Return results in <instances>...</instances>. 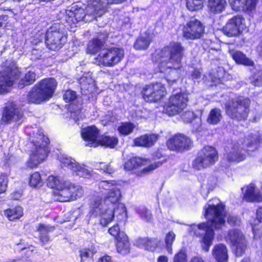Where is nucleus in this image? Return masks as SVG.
Instances as JSON below:
<instances>
[{
	"mask_svg": "<svg viewBox=\"0 0 262 262\" xmlns=\"http://www.w3.org/2000/svg\"><path fill=\"white\" fill-rule=\"evenodd\" d=\"M209 77L212 82L211 85H213V84L216 85V84L220 83L221 81L220 78L213 77L212 75H210Z\"/></svg>",
	"mask_w": 262,
	"mask_h": 262,
	"instance_id": "61",
	"label": "nucleus"
},
{
	"mask_svg": "<svg viewBox=\"0 0 262 262\" xmlns=\"http://www.w3.org/2000/svg\"><path fill=\"white\" fill-rule=\"evenodd\" d=\"M81 112L78 110L77 112H72V117L76 121L79 120V117H81Z\"/></svg>",
	"mask_w": 262,
	"mask_h": 262,
	"instance_id": "59",
	"label": "nucleus"
},
{
	"mask_svg": "<svg viewBox=\"0 0 262 262\" xmlns=\"http://www.w3.org/2000/svg\"><path fill=\"white\" fill-rule=\"evenodd\" d=\"M212 255L217 262H228L229 256L226 246L222 243L216 244L212 248Z\"/></svg>",
	"mask_w": 262,
	"mask_h": 262,
	"instance_id": "25",
	"label": "nucleus"
},
{
	"mask_svg": "<svg viewBox=\"0 0 262 262\" xmlns=\"http://www.w3.org/2000/svg\"><path fill=\"white\" fill-rule=\"evenodd\" d=\"M244 19L239 16H235L228 20L223 28V33L228 37H236L242 32L244 28Z\"/></svg>",
	"mask_w": 262,
	"mask_h": 262,
	"instance_id": "19",
	"label": "nucleus"
},
{
	"mask_svg": "<svg viewBox=\"0 0 262 262\" xmlns=\"http://www.w3.org/2000/svg\"><path fill=\"white\" fill-rule=\"evenodd\" d=\"M204 3L198 0H186V5L187 9L191 12L199 11L202 10Z\"/></svg>",
	"mask_w": 262,
	"mask_h": 262,
	"instance_id": "42",
	"label": "nucleus"
},
{
	"mask_svg": "<svg viewBox=\"0 0 262 262\" xmlns=\"http://www.w3.org/2000/svg\"><path fill=\"white\" fill-rule=\"evenodd\" d=\"M217 179L214 177H210L207 182L206 186L209 190H212L216 185Z\"/></svg>",
	"mask_w": 262,
	"mask_h": 262,
	"instance_id": "52",
	"label": "nucleus"
},
{
	"mask_svg": "<svg viewBox=\"0 0 262 262\" xmlns=\"http://www.w3.org/2000/svg\"><path fill=\"white\" fill-rule=\"evenodd\" d=\"M189 262H206L205 260L200 256H194L192 257Z\"/></svg>",
	"mask_w": 262,
	"mask_h": 262,
	"instance_id": "57",
	"label": "nucleus"
},
{
	"mask_svg": "<svg viewBox=\"0 0 262 262\" xmlns=\"http://www.w3.org/2000/svg\"><path fill=\"white\" fill-rule=\"evenodd\" d=\"M103 42L100 39H93L90 40L87 46L86 53L91 54H94L102 50V47L103 45Z\"/></svg>",
	"mask_w": 262,
	"mask_h": 262,
	"instance_id": "37",
	"label": "nucleus"
},
{
	"mask_svg": "<svg viewBox=\"0 0 262 262\" xmlns=\"http://www.w3.org/2000/svg\"><path fill=\"white\" fill-rule=\"evenodd\" d=\"M36 80V74L34 72L29 71L18 82V87L23 88L26 85H30Z\"/></svg>",
	"mask_w": 262,
	"mask_h": 262,
	"instance_id": "39",
	"label": "nucleus"
},
{
	"mask_svg": "<svg viewBox=\"0 0 262 262\" xmlns=\"http://www.w3.org/2000/svg\"><path fill=\"white\" fill-rule=\"evenodd\" d=\"M256 219L259 222L262 223V206L257 210Z\"/></svg>",
	"mask_w": 262,
	"mask_h": 262,
	"instance_id": "58",
	"label": "nucleus"
},
{
	"mask_svg": "<svg viewBox=\"0 0 262 262\" xmlns=\"http://www.w3.org/2000/svg\"><path fill=\"white\" fill-rule=\"evenodd\" d=\"M96 252L95 246L93 244L80 249L79 250L80 261L83 262L86 258L92 257Z\"/></svg>",
	"mask_w": 262,
	"mask_h": 262,
	"instance_id": "38",
	"label": "nucleus"
},
{
	"mask_svg": "<svg viewBox=\"0 0 262 262\" xmlns=\"http://www.w3.org/2000/svg\"><path fill=\"white\" fill-rule=\"evenodd\" d=\"M24 250H25L24 256L27 258L31 256L32 254L37 253L36 247L33 245L26 244L22 242H19L15 244L14 247L15 253H20Z\"/></svg>",
	"mask_w": 262,
	"mask_h": 262,
	"instance_id": "30",
	"label": "nucleus"
},
{
	"mask_svg": "<svg viewBox=\"0 0 262 262\" xmlns=\"http://www.w3.org/2000/svg\"><path fill=\"white\" fill-rule=\"evenodd\" d=\"M19 74L18 69L13 65L6 70L0 71V93L8 92Z\"/></svg>",
	"mask_w": 262,
	"mask_h": 262,
	"instance_id": "17",
	"label": "nucleus"
},
{
	"mask_svg": "<svg viewBox=\"0 0 262 262\" xmlns=\"http://www.w3.org/2000/svg\"><path fill=\"white\" fill-rule=\"evenodd\" d=\"M176 234L172 231H169L166 235L165 238V247L170 254L172 252V245L175 240Z\"/></svg>",
	"mask_w": 262,
	"mask_h": 262,
	"instance_id": "45",
	"label": "nucleus"
},
{
	"mask_svg": "<svg viewBox=\"0 0 262 262\" xmlns=\"http://www.w3.org/2000/svg\"><path fill=\"white\" fill-rule=\"evenodd\" d=\"M173 262H188L186 252L183 249L180 250L174 255Z\"/></svg>",
	"mask_w": 262,
	"mask_h": 262,
	"instance_id": "47",
	"label": "nucleus"
},
{
	"mask_svg": "<svg viewBox=\"0 0 262 262\" xmlns=\"http://www.w3.org/2000/svg\"><path fill=\"white\" fill-rule=\"evenodd\" d=\"M164 160L159 161L151 163L148 159L140 157H134L127 161L124 164V168L127 170H132L135 169L145 166L142 170L144 173H148L155 170L162 165Z\"/></svg>",
	"mask_w": 262,
	"mask_h": 262,
	"instance_id": "13",
	"label": "nucleus"
},
{
	"mask_svg": "<svg viewBox=\"0 0 262 262\" xmlns=\"http://www.w3.org/2000/svg\"><path fill=\"white\" fill-rule=\"evenodd\" d=\"M224 238L227 243L230 244V247L235 256L241 257L245 253L248 243L241 230H228Z\"/></svg>",
	"mask_w": 262,
	"mask_h": 262,
	"instance_id": "10",
	"label": "nucleus"
},
{
	"mask_svg": "<svg viewBox=\"0 0 262 262\" xmlns=\"http://www.w3.org/2000/svg\"><path fill=\"white\" fill-rule=\"evenodd\" d=\"M217 159L218 155L216 149L210 146H205L193 161V167L200 170L213 164Z\"/></svg>",
	"mask_w": 262,
	"mask_h": 262,
	"instance_id": "11",
	"label": "nucleus"
},
{
	"mask_svg": "<svg viewBox=\"0 0 262 262\" xmlns=\"http://www.w3.org/2000/svg\"><path fill=\"white\" fill-rule=\"evenodd\" d=\"M205 232L201 236L200 242L201 248L205 252L209 251L214 238V230H204Z\"/></svg>",
	"mask_w": 262,
	"mask_h": 262,
	"instance_id": "28",
	"label": "nucleus"
},
{
	"mask_svg": "<svg viewBox=\"0 0 262 262\" xmlns=\"http://www.w3.org/2000/svg\"><path fill=\"white\" fill-rule=\"evenodd\" d=\"M183 51L184 48L180 43L171 42L161 50L156 52L159 72L165 73L168 70H171L169 75L166 77L170 85L176 82L179 78V74L174 70L181 67Z\"/></svg>",
	"mask_w": 262,
	"mask_h": 262,
	"instance_id": "2",
	"label": "nucleus"
},
{
	"mask_svg": "<svg viewBox=\"0 0 262 262\" xmlns=\"http://www.w3.org/2000/svg\"><path fill=\"white\" fill-rule=\"evenodd\" d=\"M258 0H247L246 1V3H247V4H249L250 5H252L251 7H248V5H245V10H252L253 9H254L256 6V4L258 2Z\"/></svg>",
	"mask_w": 262,
	"mask_h": 262,
	"instance_id": "54",
	"label": "nucleus"
},
{
	"mask_svg": "<svg viewBox=\"0 0 262 262\" xmlns=\"http://www.w3.org/2000/svg\"><path fill=\"white\" fill-rule=\"evenodd\" d=\"M39 239L41 244H45L50 241V237L48 235V230H40Z\"/></svg>",
	"mask_w": 262,
	"mask_h": 262,
	"instance_id": "51",
	"label": "nucleus"
},
{
	"mask_svg": "<svg viewBox=\"0 0 262 262\" xmlns=\"http://www.w3.org/2000/svg\"><path fill=\"white\" fill-rule=\"evenodd\" d=\"M22 117L21 113L13 105L6 107L2 120L5 122L18 121Z\"/></svg>",
	"mask_w": 262,
	"mask_h": 262,
	"instance_id": "26",
	"label": "nucleus"
},
{
	"mask_svg": "<svg viewBox=\"0 0 262 262\" xmlns=\"http://www.w3.org/2000/svg\"><path fill=\"white\" fill-rule=\"evenodd\" d=\"M99 168L106 173H112L113 172V169L110 165H106L103 163L100 164Z\"/></svg>",
	"mask_w": 262,
	"mask_h": 262,
	"instance_id": "55",
	"label": "nucleus"
},
{
	"mask_svg": "<svg viewBox=\"0 0 262 262\" xmlns=\"http://www.w3.org/2000/svg\"><path fill=\"white\" fill-rule=\"evenodd\" d=\"M153 37L151 33L145 32L142 33L141 36L137 39L134 45L135 48L137 50H144L147 49Z\"/></svg>",
	"mask_w": 262,
	"mask_h": 262,
	"instance_id": "32",
	"label": "nucleus"
},
{
	"mask_svg": "<svg viewBox=\"0 0 262 262\" xmlns=\"http://www.w3.org/2000/svg\"><path fill=\"white\" fill-rule=\"evenodd\" d=\"M158 136L156 134L144 135L134 140V145L136 146L150 147L157 141Z\"/></svg>",
	"mask_w": 262,
	"mask_h": 262,
	"instance_id": "27",
	"label": "nucleus"
},
{
	"mask_svg": "<svg viewBox=\"0 0 262 262\" xmlns=\"http://www.w3.org/2000/svg\"><path fill=\"white\" fill-rule=\"evenodd\" d=\"M48 228H49V227L47 225L41 224L39 225L38 229H47Z\"/></svg>",
	"mask_w": 262,
	"mask_h": 262,
	"instance_id": "64",
	"label": "nucleus"
},
{
	"mask_svg": "<svg viewBox=\"0 0 262 262\" xmlns=\"http://www.w3.org/2000/svg\"><path fill=\"white\" fill-rule=\"evenodd\" d=\"M81 136L86 142V145L92 147H97L99 145V130L95 126H90L84 127L81 129Z\"/></svg>",
	"mask_w": 262,
	"mask_h": 262,
	"instance_id": "22",
	"label": "nucleus"
},
{
	"mask_svg": "<svg viewBox=\"0 0 262 262\" xmlns=\"http://www.w3.org/2000/svg\"><path fill=\"white\" fill-rule=\"evenodd\" d=\"M187 95L181 90H174L164 107V111L169 116L181 113L187 106Z\"/></svg>",
	"mask_w": 262,
	"mask_h": 262,
	"instance_id": "8",
	"label": "nucleus"
},
{
	"mask_svg": "<svg viewBox=\"0 0 262 262\" xmlns=\"http://www.w3.org/2000/svg\"><path fill=\"white\" fill-rule=\"evenodd\" d=\"M204 31V25L199 20L192 18L184 26L183 35L186 39L195 40L201 38Z\"/></svg>",
	"mask_w": 262,
	"mask_h": 262,
	"instance_id": "14",
	"label": "nucleus"
},
{
	"mask_svg": "<svg viewBox=\"0 0 262 262\" xmlns=\"http://www.w3.org/2000/svg\"><path fill=\"white\" fill-rule=\"evenodd\" d=\"M47 185L54 189L55 199L59 202H68L81 197L83 193L81 187L66 182L62 178L53 175L48 177Z\"/></svg>",
	"mask_w": 262,
	"mask_h": 262,
	"instance_id": "4",
	"label": "nucleus"
},
{
	"mask_svg": "<svg viewBox=\"0 0 262 262\" xmlns=\"http://www.w3.org/2000/svg\"><path fill=\"white\" fill-rule=\"evenodd\" d=\"M226 0H208L207 8L213 14H220L224 11L227 7Z\"/></svg>",
	"mask_w": 262,
	"mask_h": 262,
	"instance_id": "29",
	"label": "nucleus"
},
{
	"mask_svg": "<svg viewBox=\"0 0 262 262\" xmlns=\"http://www.w3.org/2000/svg\"><path fill=\"white\" fill-rule=\"evenodd\" d=\"M135 126L130 122L121 123L118 127V130L121 135H127L133 132Z\"/></svg>",
	"mask_w": 262,
	"mask_h": 262,
	"instance_id": "43",
	"label": "nucleus"
},
{
	"mask_svg": "<svg viewBox=\"0 0 262 262\" xmlns=\"http://www.w3.org/2000/svg\"><path fill=\"white\" fill-rule=\"evenodd\" d=\"M254 84L256 85H262V71L259 72L258 76L256 78Z\"/></svg>",
	"mask_w": 262,
	"mask_h": 262,
	"instance_id": "60",
	"label": "nucleus"
},
{
	"mask_svg": "<svg viewBox=\"0 0 262 262\" xmlns=\"http://www.w3.org/2000/svg\"><path fill=\"white\" fill-rule=\"evenodd\" d=\"M221 118V111L217 108H214L210 112L207 121L209 124H216L220 121Z\"/></svg>",
	"mask_w": 262,
	"mask_h": 262,
	"instance_id": "41",
	"label": "nucleus"
},
{
	"mask_svg": "<svg viewBox=\"0 0 262 262\" xmlns=\"http://www.w3.org/2000/svg\"><path fill=\"white\" fill-rule=\"evenodd\" d=\"M58 160L62 168L71 170L76 175L89 178L91 176V170L85 165L77 163L75 159L66 155H61Z\"/></svg>",
	"mask_w": 262,
	"mask_h": 262,
	"instance_id": "12",
	"label": "nucleus"
},
{
	"mask_svg": "<svg viewBox=\"0 0 262 262\" xmlns=\"http://www.w3.org/2000/svg\"><path fill=\"white\" fill-rule=\"evenodd\" d=\"M28 184L32 188L39 189L43 185L44 182L41 179L40 173L35 171L30 174Z\"/></svg>",
	"mask_w": 262,
	"mask_h": 262,
	"instance_id": "35",
	"label": "nucleus"
},
{
	"mask_svg": "<svg viewBox=\"0 0 262 262\" xmlns=\"http://www.w3.org/2000/svg\"><path fill=\"white\" fill-rule=\"evenodd\" d=\"M230 54L233 59L238 64H241L247 66H251L253 64V62L247 58L245 54L238 51H232Z\"/></svg>",
	"mask_w": 262,
	"mask_h": 262,
	"instance_id": "34",
	"label": "nucleus"
},
{
	"mask_svg": "<svg viewBox=\"0 0 262 262\" xmlns=\"http://www.w3.org/2000/svg\"><path fill=\"white\" fill-rule=\"evenodd\" d=\"M201 76V72L199 70H195L192 74V77L194 79H198Z\"/></svg>",
	"mask_w": 262,
	"mask_h": 262,
	"instance_id": "62",
	"label": "nucleus"
},
{
	"mask_svg": "<svg viewBox=\"0 0 262 262\" xmlns=\"http://www.w3.org/2000/svg\"><path fill=\"white\" fill-rule=\"evenodd\" d=\"M136 212L143 220L147 222L151 220L152 217L151 212L146 208L144 207H139L136 209Z\"/></svg>",
	"mask_w": 262,
	"mask_h": 262,
	"instance_id": "48",
	"label": "nucleus"
},
{
	"mask_svg": "<svg viewBox=\"0 0 262 262\" xmlns=\"http://www.w3.org/2000/svg\"><path fill=\"white\" fill-rule=\"evenodd\" d=\"M66 35L55 26L51 27L46 33V43L48 47L52 50L60 49L66 41Z\"/></svg>",
	"mask_w": 262,
	"mask_h": 262,
	"instance_id": "15",
	"label": "nucleus"
},
{
	"mask_svg": "<svg viewBox=\"0 0 262 262\" xmlns=\"http://www.w3.org/2000/svg\"><path fill=\"white\" fill-rule=\"evenodd\" d=\"M168 257L166 255H160L157 259V262H168Z\"/></svg>",
	"mask_w": 262,
	"mask_h": 262,
	"instance_id": "63",
	"label": "nucleus"
},
{
	"mask_svg": "<svg viewBox=\"0 0 262 262\" xmlns=\"http://www.w3.org/2000/svg\"><path fill=\"white\" fill-rule=\"evenodd\" d=\"M56 85V80L54 78H49L42 80L38 83L37 86L49 99L54 93Z\"/></svg>",
	"mask_w": 262,
	"mask_h": 262,
	"instance_id": "24",
	"label": "nucleus"
},
{
	"mask_svg": "<svg viewBox=\"0 0 262 262\" xmlns=\"http://www.w3.org/2000/svg\"><path fill=\"white\" fill-rule=\"evenodd\" d=\"M97 262H113V260L111 256L105 254L99 257Z\"/></svg>",
	"mask_w": 262,
	"mask_h": 262,
	"instance_id": "56",
	"label": "nucleus"
},
{
	"mask_svg": "<svg viewBox=\"0 0 262 262\" xmlns=\"http://www.w3.org/2000/svg\"><path fill=\"white\" fill-rule=\"evenodd\" d=\"M77 98V94L75 91L69 90L64 93L63 99L67 102H72Z\"/></svg>",
	"mask_w": 262,
	"mask_h": 262,
	"instance_id": "49",
	"label": "nucleus"
},
{
	"mask_svg": "<svg viewBox=\"0 0 262 262\" xmlns=\"http://www.w3.org/2000/svg\"><path fill=\"white\" fill-rule=\"evenodd\" d=\"M182 119L185 122H191L193 126V130L195 132L199 131L202 125V121L200 117L196 116L191 111L186 112L182 115Z\"/></svg>",
	"mask_w": 262,
	"mask_h": 262,
	"instance_id": "31",
	"label": "nucleus"
},
{
	"mask_svg": "<svg viewBox=\"0 0 262 262\" xmlns=\"http://www.w3.org/2000/svg\"><path fill=\"white\" fill-rule=\"evenodd\" d=\"M8 177L6 175L0 176V193L6 191L8 184Z\"/></svg>",
	"mask_w": 262,
	"mask_h": 262,
	"instance_id": "50",
	"label": "nucleus"
},
{
	"mask_svg": "<svg viewBox=\"0 0 262 262\" xmlns=\"http://www.w3.org/2000/svg\"><path fill=\"white\" fill-rule=\"evenodd\" d=\"M146 101L156 102L160 100L166 94L165 88L161 83H152L145 86L142 91Z\"/></svg>",
	"mask_w": 262,
	"mask_h": 262,
	"instance_id": "16",
	"label": "nucleus"
},
{
	"mask_svg": "<svg viewBox=\"0 0 262 262\" xmlns=\"http://www.w3.org/2000/svg\"><path fill=\"white\" fill-rule=\"evenodd\" d=\"M118 140L115 137L101 136L99 139V145L114 148L118 143Z\"/></svg>",
	"mask_w": 262,
	"mask_h": 262,
	"instance_id": "40",
	"label": "nucleus"
},
{
	"mask_svg": "<svg viewBox=\"0 0 262 262\" xmlns=\"http://www.w3.org/2000/svg\"><path fill=\"white\" fill-rule=\"evenodd\" d=\"M250 103L248 98L238 97L227 104L226 113L231 118L244 120L248 116Z\"/></svg>",
	"mask_w": 262,
	"mask_h": 262,
	"instance_id": "9",
	"label": "nucleus"
},
{
	"mask_svg": "<svg viewBox=\"0 0 262 262\" xmlns=\"http://www.w3.org/2000/svg\"><path fill=\"white\" fill-rule=\"evenodd\" d=\"M36 139L32 141L34 146L31 151L30 158L26 163V166L30 168L37 166L46 158L48 150L47 145L49 139L45 137L41 130H38L35 136Z\"/></svg>",
	"mask_w": 262,
	"mask_h": 262,
	"instance_id": "6",
	"label": "nucleus"
},
{
	"mask_svg": "<svg viewBox=\"0 0 262 262\" xmlns=\"http://www.w3.org/2000/svg\"><path fill=\"white\" fill-rule=\"evenodd\" d=\"M242 191L243 199L247 202H259L262 200L261 192L256 188L254 184L251 183L244 187Z\"/></svg>",
	"mask_w": 262,
	"mask_h": 262,
	"instance_id": "23",
	"label": "nucleus"
},
{
	"mask_svg": "<svg viewBox=\"0 0 262 262\" xmlns=\"http://www.w3.org/2000/svg\"><path fill=\"white\" fill-rule=\"evenodd\" d=\"M100 192L104 194V199L96 198L91 203V212L99 216L100 224L106 227L114 219L115 214L120 220L127 218L126 208L120 203L122 194L120 186L114 181H102L98 184Z\"/></svg>",
	"mask_w": 262,
	"mask_h": 262,
	"instance_id": "1",
	"label": "nucleus"
},
{
	"mask_svg": "<svg viewBox=\"0 0 262 262\" xmlns=\"http://www.w3.org/2000/svg\"><path fill=\"white\" fill-rule=\"evenodd\" d=\"M227 222L232 226H237L240 223V221L236 216H229L227 218Z\"/></svg>",
	"mask_w": 262,
	"mask_h": 262,
	"instance_id": "53",
	"label": "nucleus"
},
{
	"mask_svg": "<svg viewBox=\"0 0 262 262\" xmlns=\"http://www.w3.org/2000/svg\"><path fill=\"white\" fill-rule=\"evenodd\" d=\"M124 50L120 48H111L101 50L95 58L96 63L105 67H113L124 57Z\"/></svg>",
	"mask_w": 262,
	"mask_h": 262,
	"instance_id": "7",
	"label": "nucleus"
},
{
	"mask_svg": "<svg viewBox=\"0 0 262 262\" xmlns=\"http://www.w3.org/2000/svg\"><path fill=\"white\" fill-rule=\"evenodd\" d=\"M191 145V140L181 134L176 135L167 141V146L171 150L182 151L188 149Z\"/></svg>",
	"mask_w": 262,
	"mask_h": 262,
	"instance_id": "20",
	"label": "nucleus"
},
{
	"mask_svg": "<svg viewBox=\"0 0 262 262\" xmlns=\"http://www.w3.org/2000/svg\"><path fill=\"white\" fill-rule=\"evenodd\" d=\"M98 3L97 0L90 2L85 10L77 5H73L69 7L65 11L64 14L65 20L72 28L76 27V24L81 21L91 20L97 16H101L102 12L98 8Z\"/></svg>",
	"mask_w": 262,
	"mask_h": 262,
	"instance_id": "5",
	"label": "nucleus"
},
{
	"mask_svg": "<svg viewBox=\"0 0 262 262\" xmlns=\"http://www.w3.org/2000/svg\"><path fill=\"white\" fill-rule=\"evenodd\" d=\"M23 209L20 206H16L5 210L4 215L10 220H18L23 216Z\"/></svg>",
	"mask_w": 262,
	"mask_h": 262,
	"instance_id": "36",
	"label": "nucleus"
},
{
	"mask_svg": "<svg viewBox=\"0 0 262 262\" xmlns=\"http://www.w3.org/2000/svg\"><path fill=\"white\" fill-rule=\"evenodd\" d=\"M205 217L207 220L205 223L198 225H188L191 229H213L221 228L225 223L226 212L225 206L216 198L210 200L204 207Z\"/></svg>",
	"mask_w": 262,
	"mask_h": 262,
	"instance_id": "3",
	"label": "nucleus"
},
{
	"mask_svg": "<svg viewBox=\"0 0 262 262\" xmlns=\"http://www.w3.org/2000/svg\"><path fill=\"white\" fill-rule=\"evenodd\" d=\"M256 140H257V138H255V137H252L250 139L247 138L244 140V142L242 143V145L243 147H247L249 149H248V151H253L254 150L257 148V145L256 142Z\"/></svg>",
	"mask_w": 262,
	"mask_h": 262,
	"instance_id": "46",
	"label": "nucleus"
},
{
	"mask_svg": "<svg viewBox=\"0 0 262 262\" xmlns=\"http://www.w3.org/2000/svg\"><path fill=\"white\" fill-rule=\"evenodd\" d=\"M28 97L29 102L34 103H40L48 99L45 95L40 91L37 85L30 92Z\"/></svg>",
	"mask_w": 262,
	"mask_h": 262,
	"instance_id": "33",
	"label": "nucleus"
},
{
	"mask_svg": "<svg viewBox=\"0 0 262 262\" xmlns=\"http://www.w3.org/2000/svg\"><path fill=\"white\" fill-rule=\"evenodd\" d=\"M228 147L226 151V158L227 160L232 162H239L245 159L246 155L245 150L243 149L245 147L242 145V141H239Z\"/></svg>",
	"mask_w": 262,
	"mask_h": 262,
	"instance_id": "21",
	"label": "nucleus"
},
{
	"mask_svg": "<svg viewBox=\"0 0 262 262\" xmlns=\"http://www.w3.org/2000/svg\"><path fill=\"white\" fill-rule=\"evenodd\" d=\"M160 241L158 238H147L144 240L145 249L150 251H154L158 247Z\"/></svg>",
	"mask_w": 262,
	"mask_h": 262,
	"instance_id": "44",
	"label": "nucleus"
},
{
	"mask_svg": "<svg viewBox=\"0 0 262 262\" xmlns=\"http://www.w3.org/2000/svg\"><path fill=\"white\" fill-rule=\"evenodd\" d=\"M116 241V248L117 252L122 255L128 254L131 250L130 244L128 237L124 230H108Z\"/></svg>",
	"mask_w": 262,
	"mask_h": 262,
	"instance_id": "18",
	"label": "nucleus"
}]
</instances>
